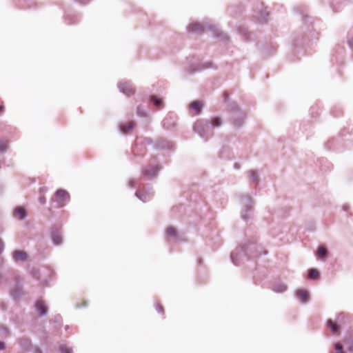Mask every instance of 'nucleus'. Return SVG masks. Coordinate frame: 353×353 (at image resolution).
<instances>
[{"instance_id":"obj_1","label":"nucleus","mask_w":353,"mask_h":353,"mask_svg":"<svg viewBox=\"0 0 353 353\" xmlns=\"http://www.w3.org/2000/svg\"><path fill=\"white\" fill-rule=\"evenodd\" d=\"M222 124V120L219 117H214L210 121L208 120H199L194 125V130L203 139H208L212 135V128H218Z\"/></svg>"},{"instance_id":"obj_11","label":"nucleus","mask_w":353,"mask_h":353,"mask_svg":"<svg viewBox=\"0 0 353 353\" xmlns=\"http://www.w3.org/2000/svg\"><path fill=\"white\" fill-rule=\"evenodd\" d=\"M296 296L303 303H307L310 298L308 292L305 290H299Z\"/></svg>"},{"instance_id":"obj_24","label":"nucleus","mask_w":353,"mask_h":353,"mask_svg":"<svg viewBox=\"0 0 353 353\" xmlns=\"http://www.w3.org/2000/svg\"><path fill=\"white\" fill-rule=\"evenodd\" d=\"M59 349L61 353H72V349L64 345H61Z\"/></svg>"},{"instance_id":"obj_10","label":"nucleus","mask_w":353,"mask_h":353,"mask_svg":"<svg viewBox=\"0 0 353 353\" xmlns=\"http://www.w3.org/2000/svg\"><path fill=\"white\" fill-rule=\"evenodd\" d=\"M52 241L56 245H59L62 243V236L59 230H54L52 232Z\"/></svg>"},{"instance_id":"obj_20","label":"nucleus","mask_w":353,"mask_h":353,"mask_svg":"<svg viewBox=\"0 0 353 353\" xmlns=\"http://www.w3.org/2000/svg\"><path fill=\"white\" fill-rule=\"evenodd\" d=\"M151 101L158 108H162L163 107V102L161 99L157 98L155 96H152L151 97Z\"/></svg>"},{"instance_id":"obj_21","label":"nucleus","mask_w":353,"mask_h":353,"mask_svg":"<svg viewBox=\"0 0 353 353\" xmlns=\"http://www.w3.org/2000/svg\"><path fill=\"white\" fill-rule=\"evenodd\" d=\"M176 230L174 228L170 226L168 227L166 230V235L169 237L175 238L176 237Z\"/></svg>"},{"instance_id":"obj_16","label":"nucleus","mask_w":353,"mask_h":353,"mask_svg":"<svg viewBox=\"0 0 353 353\" xmlns=\"http://www.w3.org/2000/svg\"><path fill=\"white\" fill-rule=\"evenodd\" d=\"M14 215V216L22 220L26 216V210L22 207H18L15 209Z\"/></svg>"},{"instance_id":"obj_4","label":"nucleus","mask_w":353,"mask_h":353,"mask_svg":"<svg viewBox=\"0 0 353 353\" xmlns=\"http://www.w3.org/2000/svg\"><path fill=\"white\" fill-rule=\"evenodd\" d=\"M55 198L58 207H63L70 201V194L65 190L60 189L56 192Z\"/></svg>"},{"instance_id":"obj_27","label":"nucleus","mask_w":353,"mask_h":353,"mask_svg":"<svg viewBox=\"0 0 353 353\" xmlns=\"http://www.w3.org/2000/svg\"><path fill=\"white\" fill-rule=\"evenodd\" d=\"M137 114L140 117H145L146 115L145 112L141 109V107H138V108H137Z\"/></svg>"},{"instance_id":"obj_19","label":"nucleus","mask_w":353,"mask_h":353,"mask_svg":"<svg viewBox=\"0 0 353 353\" xmlns=\"http://www.w3.org/2000/svg\"><path fill=\"white\" fill-rule=\"evenodd\" d=\"M248 174L252 182L256 183H257L259 182V176L256 171L250 170V171H248Z\"/></svg>"},{"instance_id":"obj_7","label":"nucleus","mask_w":353,"mask_h":353,"mask_svg":"<svg viewBox=\"0 0 353 353\" xmlns=\"http://www.w3.org/2000/svg\"><path fill=\"white\" fill-rule=\"evenodd\" d=\"M118 88L121 92L128 96H130L134 92V90L130 82H120L118 84Z\"/></svg>"},{"instance_id":"obj_35","label":"nucleus","mask_w":353,"mask_h":353,"mask_svg":"<svg viewBox=\"0 0 353 353\" xmlns=\"http://www.w3.org/2000/svg\"><path fill=\"white\" fill-rule=\"evenodd\" d=\"M348 350H349L350 352H352V351H353V347H352V345H350V346L348 347Z\"/></svg>"},{"instance_id":"obj_23","label":"nucleus","mask_w":353,"mask_h":353,"mask_svg":"<svg viewBox=\"0 0 353 353\" xmlns=\"http://www.w3.org/2000/svg\"><path fill=\"white\" fill-rule=\"evenodd\" d=\"M319 272L316 269H311L308 272V278L310 279H315V278L318 276Z\"/></svg>"},{"instance_id":"obj_6","label":"nucleus","mask_w":353,"mask_h":353,"mask_svg":"<svg viewBox=\"0 0 353 353\" xmlns=\"http://www.w3.org/2000/svg\"><path fill=\"white\" fill-rule=\"evenodd\" d=\"M135 194L143 202L150 200L153 196V192L151 189H145V188L141 190L137 191Z\"/></svg>"},{"instance_id":"obj_29","label":"nucleus","mask_w":353,"mask_h":353,"mask_svg":"<svg viewBox=\"0 0 353 353\" xmlns=\"http://www.w3.org/2000/svg\"><path fill=\"white\" fill-rule=\"evenodd\" d=\"M135 180L134 179H130L129 181H128V185L131 188L134 187V185H135Z\"/></svg>"},{"instance_id":"obj_8","label":"nucleus","mask_w":353,"mask_h":353,"mask_svg":"<svg viewBox=\"0 0 353 353\" xmlns=\"http://www.w3.org/2000/svg\"><path fill=\"white\" fill-rule=\"evenodd\" d=\"M160 168L159 165H156L154 167H148L145 168L142 171V174L144 176L148 177V179H152L155 177L157 175L158 172L159 171Z\"/></svg>"},{"instance_id":"obj_5","label":"nucleus","mask_w":353,"mask_h":353,"mask_svg":"<svg viewBox=\"0 0 353 353\" xmlns=\"http://www.w3.org/2000/svg\"><path fill=\"white\" fill-rule=\"evenodd\" d=\"M231 118L233 120L234 125L239 127L243 123L245 114L237 108L236 110L232 112Z\"/></svg>"},{"instance_id":"obj_30","label":"nucleus","mask_w":353,"mask_h":353,"mask_svg":"<svg viewBox=\"0 0 353 353\" xmlns=\"http://www.w3.org/2000/svg\"><path fill=\"white\" fill-rule=\"evenodd\" d=\"M0 330H2L4 333H6L7 335H8V330L7 327L0 325Z\"/></svg>"},{"instance_id":"obj_13","label":"nucleus","mask_w":353,"mask_h":353,"mask_svg":"<svg viewBox=\"0 0 353 353\" xmlns=\"http://www.w3.org/2000/svg\"><path fill=\"white\" fill-rule=\"evenodd\" d=\"M35 307L41 316H44L47 314V307L43 302L37 301L36 303Z\"/></svg>"},{"instance_id":"obj_32","label":"nucleus","mask_w":353,"mask_h":353,"mask_svg":"<svg viewBox=\"0 0 353 353\" xmlns=\"http://www.w3.org/2000/svg\"><path fill=\"white\" fill-rule=\"evenodd\" d=\"M157 310L159 312L163 313V307L161 306L160 305H159V304L157 305Z\"/></svg>"},{"instance_id":"obj_28","label":"nucleus","mask_w":353,"mask_h":353,"mask_svg":"<svg viewBox=\"0 0 353 353\" xmlns=\"http://www.w3.org/2000/svg\"><path fill=\"white\" fill-rule=\"evenodd\" d=\"M39 201L41 204H45L46 202V197L44 196H41L39 199Z\"/></svg>"},{"instance_id":"obj_15","label":"nucleus","mask_w":353,"mask_h":353,"mask_svg":"<svg viewBox=\"0 0 353 353\" xmlns=\"http://www.w3.org/2000/svg\"><path fill=\"white\" fill-rule=\"evenodd\" d=\"M203 107V103L199 101H193L190 104V108L195 112L196 114H199Z\"/></svg>"},{"instance_id":"obj_25","label":"nucleus","mask_w":353,"mask_h":353,"mask_svg":"<svg viewBox=\"0 0 353 353\" xmlns=\"http://www.w3.org/2000/svg\"><path fill=\"white\" fill-rule=\"evenodd\" d=\"M8 148V143L3 141H0V152H4Z\"/></svg>"},{"instance_id":"obj_12","label":"nucleus","mask_w":353,"mask_h":353,"mask_svg":"<svg viewBox=\"0 0 353 353\" xmlns=\"http://www.w3.org/2000/svg\"><path fill=\"white\" fill-rule=\"evenodd\" d=\"M13 258L16 261H25L27 259V254L23 251H15L13 253Z\"/></svg>"},{"instance_id":"obj_26","label":"nucleus","mask_w":353,"mask_h":353,"mask_svg":"<svg viewBox=\"0 0 353 353\" xmlns=\"http://www.w3.org/2000/svg\"><path fill=\"white\" fill-rule=\"evenodd\" d=\"M335 350L337 352V353H345L343 350V347L340 343H336L335 345Z\"/></svg>"},{"instance_id":"obj_37","label":"nucleus","mask_w":353,"mask_h":353,"mask_svg":"<svg viewBox=\"0 0 353 353\" xmlns=\"http://www.w3.org/2000/svg\"><path fill=\"white\" fill-rule=\"evenodd\" d=\"M2 109H3V107L0 106V112L2 110Z\"/></svg>"},{"instance_id":"obj_34","label":"nucleus","mask_w":353,"mask_h":353,"mask_svg":"<svg viewBox=\"0 0 353 353\" xmlns=\"http://www.w3.org/2000/svg\"><path fill=\"white\" fill-rule=\"evenodd\" d=\"M3 248V243L1 240H0V253L1 252Z\"/></svg>"},{"instance_id":"obj_38","label":"nucleus","mask_w":353,"mask_h":353,"mask_svg":"<svg viewBox=\"0 0 353 353\" xmlns=\"http://www.w3.org/2000/svg\"><path fill=\"white\" fill-rule=\"evenodd\" d=\"M235 167H236V168H239V166H238V165H237V164H235Z\"/></svg>"},{"instance_id":"obj_33","label":"nucleus","mask_w":353,"mask_h":353,"mask_svg":"<svg viewBox=\"0 0 353 353\" xmlns=\"http://www.w3.org/2000/svg\"><path fill=\"white\" fill-rule=\"evenodd\" d=\"M5 348V343L3 342L0 341V350H2Z\"/></svg>"},{"instance_id":"obj_31","label":"nucleus","mask_w":353,"mask_h":353,"mask_svg":"<svg viewBox=\"0 0 353 353\" xmlns=\"http://www.w3.org/2000/svg\"><path fill=\"white\" fill-rule=\"evenodd\" d=\"M348 43L350 45V47L353 48V36L352 37H348Z\"/></svg>"},{"instance_id":"obj_22","label":"nucleus","mask_w":353,"mask_h":353,"mask_svg":"<svg viewBox=\"0 0 353 353\" xmlns=\"http://www.w3.org/2000/svg\"><path fill=\"white\" fill-rule=\"evenodd\" d=\"M327 325L333 333H336L339 330V326L334 323L332 320L327 321Z\"/></svg>"},{"instance_id":"obj_36","label":"nucleus","mask_w":353,"mask_h":353,"mask_svg":"<svg viewBox=\"0 0 353 353\" xmlns=\"http://www.w3.org/2000/svg\"><path fill=\"white\" fill-rule=\"evenodd\" d=\"M36 353H41V350L39 349L36 350Z\"/></svg>"},{"instance_id":"obj_14","label":"nucleus","mask_w":353,"mask_h":353,"mask_svg":"<svg viewBox=\"0 0 353 353\" xmlns=\"http://www.w3.org/2000/svg\"><path fill=\"white\" fill-rule=\"evenodd\" d=\"M134 127V123L133 122H129L125 124L120 125V130L123 134H127L131 132Z\"/></svg>"},{"instance_id":"obj_18","label":"nucleus","mask_w":353,"mask_h":353,"mask_svg":"<svg viewBox=\"0 0 353 353\" xmlns=\"http://www.w3.org/2000/svg\"><path fill=\"white\" fill-rule=\"evenodd\" d=\"M317 256L321 258L323 261H325L327 258V250L324 247H319L318 252H317Z\"/></svg>"},{"instance_id":"obj_9","label":"nucleus","mask_w":353,"mask_h":353,"mask_svg":"<svg viewBox=\"0 0 353 353\" xmlns=\"http://www.w3.org/2000/svg\"><path fill=\"white\" fill-rule=\"evenodd\" d=\"M204 28H205L199 23H192L188 26V30L194 33H201Z\"/></svg>"},{"instance_id":"obj_3","label":"nucleus","mask_w":353,"mask_h":353,"mask_svg":"<svg viewBox=\"0 0 353 353\" xmlns=\"http://www.w3.org/2000/svg\"><path fill=\"white\" fill-rule=\"evenodd\" d=\"M240 203L242 207L241 212V218L245 221H248L252 216L254 201L249 195H241L240 196Z\"/></svg>"},{"instance_id":"obj_2","label":"nucleus","mask_w":353,"mask_h":353,"mask_svg":"<svg viewBox=\"0 0 353 353\" xmlns=\"http://www.w3.org/2000/svg\"><path fill=\"white\" fill-rule=\"evenodd\" d=\"M256 249V245L253 243L249 245H243L236 248L231 254L232 262L235 265H239L245 255H250L252 257L257 256L258 255L254 253V251H255Z\"/></svg>"},{"instance_id":"obj_17","label":"nucleus","mask_w":353,"mask_h":353,"mask_svg":"<svg viewBox=\"0 0 353 353\" xmlns=\"http://www.w3.org/2000/svg\"><path fill=\"white\" fill-rule=\"evenodd\" d=\"M272 290L275 292L282 293L287 290V286L282 283H275L272 286Z\"/></svg>"}]
</instances>
